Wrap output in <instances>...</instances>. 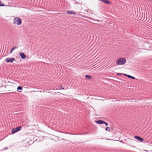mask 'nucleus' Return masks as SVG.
<instances>
[{
    "label": "nucleus",
    "mask_w": 152,
    "mask_h": 152,
    "mask_svg": "<svg viewBox=\"0 0 152 152\" xmlns=\"http://www.w3.org/2000/svg\"><path fill=\"white\" fill-rule=\"evenodd\" d=\"M19 55L20 56V57L22 59H25L26 58V56L22 52L19 53Z\"/></svg>",
    "instance_id": "39448f33"
},
{
    "label": "nucleus",
    "mask_w": 152,
    "mask_h": 152,
    "mask_svg": "<svg viewBox=\"0 0 152 152\" xmlns=\"http://www.w3.org/2000/svg\"><path fill=\"white\" fill-rule=\"evenodd\" d=\"M103 124H104L106 126H107L108 125V124L106 122L104 121Z\"/></svg>",
    "instance_id": "dca6fc26"
},
{
    "label": "nucleus",
    "mask_w": 152,
    "mask_h": 152,
    "mask_svg": "<svg viewBox=\"0 0 152 152\" xmlns=\"http://www.w3.org/2000/svg\"><path fill=\"white\" fill-rule=\"evenodd\" d=\"M103 2L107 4H110V1H108V0H103Z\"/></svg>",
    "instance_id": "6e6552de"
},
{
    "label": "nucleus",
    "mask_w": 152,
    "mask_h": 152,
    "mask_svg": "<svg viewBox=\"0 0 152 152\" xmlns=\"http://www.w3.org/2000/svg\"><path fill=\"white\" fill-rule=\"evenodd\" d=\"M22 89V88L20 86H19L17 88L18 90H21Z\"/></svg>",
    "instance_id": "4468645a"
},
{
    "label": "nucleus",
    "mask_w": 152,
    "mask_h": 152,
    "mask_svg": "<svg viewBox=\"0 0 152 152\" xmlns=\"http://www.w3.org/2000/svg\"><path fill=\"white\" fill-rule=\"evenodd\" d=\"M60 88L61 89V90H64V87H63L61 85V87Z\"/></svg>",
    "instance_id": "2eb2a0df"
},
{
    "label": "nucleus",
    "mask_w": 152,
    "mask_h": 152,
    "mask_svg": "<svg viewBox=\"0 0 152 152\" xmlns=\"http://www.w3.org/2000/svg\"><path fill=\"white\" fill-rule=\"evenodd\" d=\"M5 60L7 63H12L15 60V59L14 58L8 57L5 59Z\"/></svg>",
    "instance_id": "20e7f679"
},
{
    "label": "nucleus",
    "mask_w": 152,
    "mask_h": 152,
    "mask_svg": "<svg viewBox=\"0 0 152 152\" xmlns=\"http://www.w3.org/2000/svg\"><path fill=\"white\" fill-rule=\"evenodd\" d=\"M4 6V3H2V1H0V6Z\"/></svg>",
    "instance_id": "f8f14e48"
},
{
    "label": "nucleus",
    "mask_w": 152,
    "mask_h": 152,
    "mask_svg": "<svg viewBox=\"0 0 152 152\" xmlns=\"http://www.w3.org/2000/svg\"><path fill=\"white\" fill-rule=\"evenodd\" d=\"M127 77H128L129 78H131L132 79H135V77L129 75H127Z\"/></svg>",
    "instance_id": "9b49d317"
},
{
    "label": "nucleus",
    "mask_w": 152,
    "mask_h": 152,
    "mask_svg": "<svg viewBox=\"0 0 152 152\" xmlns=\"http://www.w3.org/2000/svg\"><path fill=\"white\" fill-rule=\"evenodd\" d=\"M117 75L119 76H121V73H117Z\"/></svg>",
    "instance_id": "a211bd4d"
},
{
    "label": "nucleus",
    "mask_w": 152,
    "mask_h": 152,
    "mask_svg": "<svg viewBox=\"0 0 152 152\" xmlns=\"http://www.w3.org/2000/svg\"><path fill=\"white\" fill-rule=\"evenodd\" d=\"M134 138L141 142H142L143 141V138L138 136H134Z\"/></svg>",
    "instance_id": "423d86ee"
},
{
    "label": "nucleus",
    "mask_w": 152,
    "mask_h": 152,
    "mask_svg": "<svg viewBox=\"0 0 152 152\" xmlns=\"http://www.w3.org/2000/svg\"><path fill=\"white\" fill-rule=\"evenodd\" d=\"M18 48V47L17 46H15L12 48L13 49H14V50H15L16 49H17Z\"/></svg>",
    "instance_id": "f3484780"
},
{
    "label": "nucleus",
    "mask_w": 152,
    "mask_h": 152,
    "mask_svg": "<svg viewBox=\"0 0 152 152\" xmlns=\"http://www.w3.org/2000/svg\"><path fill=\"white\" fill-rule=\"evenodd\" d=\"M95 122L99 124H104V121L101 120L95 121Z\"/></svg>",
    "instance_id": "0eeeda50"
},
{
    "label": "nucleus",
    "mask_w": 152,
    "mask_h": 152,
    "mask_svg": "<svg viewBox=\"0 0 152 152\" xmlns=\"http://www.w3.org/2000/svg\"><path fill=\"white\" fill-rule=\"evenodd\" d=\"M12 50H11V51H10V53H12Z\"/></svg>",
    "instance_id": "aec40b11"
},
{
    "label": "nucleus",
    "mask_w": 152,
    "mask_h": 152,
    "mask_svg": "<svg viewBox=\"0 0 152 152\" xmlns=\"http://www.w3.org/2000/svg\"><path fill=\"white\" fill-rule=\"evenodd\" d=\"M11 50H12V51H13V50H14V49H13V48H12V49H11Z\"/></svg>",
    "instance_id": "412c9836"
},
{
    "label": "nucleus",
    "mask_w": 152,
    "mask_h": 152,
    "mask_svg": "<svg viewBox=\"0 0 152 152\" xmlns=\"http://www.w3.org/2000/svg\"><path fill=\"white\" fill-rule=\"evenodd\" d=\"M21 129V126H18V127L16 128L12 129V134H13L15 133V132L20 130Z\"/></svg>",
    "instance_id": "7ed1b4c3"
},
{
    "label": "nucleus",
    "mask_w": 152,
    "mask_h": 152,
    "mask_svg": "<svg viewBox=\"0 0 152 152\" xmlns=\"http://www.w3.org/2000/svg\"><path fill=\"white\" fill-rule=\"evenodd\" d=\"M126 62V60L124 58H120L118 59L116 62V64L123 65Z\"/></svg>",
    "instance_id": "f03ea898"
},
{
    "label": "nucleus",
    "mask_w": 152,
    "mask_h": 152,
    "mask_svg": "<svg viewBox=\"0 0 152 152\" xmlns=\"http://www.w3.org/2000/svg\"><path fill=\"white\" fill-rule=\"evenodd\" d=\"M85 78L86 79H91L92 78V77L91 75H87L85 76Z\"/></svg>",
    "instance_id": "9d476101"
},
{
    "label": "nucleus",
    "mask_w": 152,
    "mask_h": 152,
    "mask_svg": "<svg viewBox=\"0 0 152 152\" xmlns=\"http://www.w3.org/2000/svg\"><path fill=\"white\" fill-rule=\"evenodd\" d=\"M13 23L14 24L20 25L21 24L22 20L18 17H15L13 19Z\"/></svg>",
    "instance_id": "f257e3e1"
},
{
    "label": "nucleus",
    "mask_w": 152,
    "mask_h": 152,
    "mask_svg": "<svg viewBox=\"0 0 152 152\" xmlns=\"http://www.w3.org/2000/svg\"><path fill=\"white\" fill-rule=\"evenodd\" d=\"M124 75L125 76H126V77H127V75H126V74H124Z\"/></svg>",
    "instance_id": "6ab92c4d"
},
{
    "label": "nucleus",
    "mask_w": 152,
    "mask_h": 152,
    "mask_svg": "<svg viewBox=\"0 0 152 152\" xmlns=\"http://www.w3.org/2000/svg\"><path fill=\"white\" fill-rule=\"evenodd\" d=\"M66 12L68 14H75V12L72 11H66Z\"/></svg>",
    "instance_id": "1a4fd4ad"
},
{
    "label": "nucleus",
    "mask_w": 152,
    "mask_h": 152,
    "mask_svg": "<svg viewBox=\"0 0 152 152\" xmlns=\"http://www.w3.org/2000/svg\"><path fill=\"white\" fill-rule=\"evenodd\" d=\"M105 130L106 131H110V128L109 127H106V129H105Z\"/></svg>",
    "instance_id": "ddd939ff"
}]
</instances>
